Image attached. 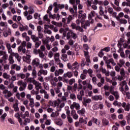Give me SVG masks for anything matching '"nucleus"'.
<instances>
[{
	"mask_svg": "<svg viewBox=\"0 0 130 130\" xmlns=\"http://www.w3.org/2000/svg\"><path fill=\"white\" fill-rule=\"evenodd\" d=\"M35 13V10H34V7L32 6H29L28 7V10L25 11L23 13V15L25 18H26L27 20L29 21V20H31L32 19L33 16L31 15Z\"/></svg>",
	"mask_w": 130,
	"mask_h": 130,
	"instance_id": "nucleus-1",
	"label": "nucleus"
},
{
	"mask_svg": "<svg viewBox=\"0 0 130 130\" xmlns=\"http://www.w3.org/2000/svg\"><path fill=\"white\" fill-rule=\"evenodd\" d=\"M78 37V36H77V34L74 31H73V30H70L67 34V39L69 40V39H71V38H73V39H77V38Z\"/></svg>",
	"mask_w": 130,
	"mask_h": 130,
	"instance_id": "nucleus-2",
	"label": "nucleus"
},
{
	"mask_svg": "<svg viewBox=\"0 0 130 130\" xmlns=\"http://www.w3.org/2000/svg\"><path fill=\"white\" fill-rule=\"evenodd\" d=\"M106 63L107 64V69H109L110 70H111L112 69V67H111V64L114 67L115 66H116V63L114 61V59L113 58H111L110 59L107 60L106 61Z\"/></svg>",
	"mask_w": 130,
	"mask_h": 130,
	"instance_id": "nucleus-3",
	"label": "nucleus"
},
{
	"mask_svg": "<svg viewBox=\"0 0 130 130\" xmlns=\"http://www.w3.org/2000/svg\"><path fill=\"white\" fill-rule=\"evenodd\" d=\"M83 11L81 10L79 11L78 18H80L81 19L80 22L81 24H83L85 22V20L87 18V14L86 13H83L82 14Z\"/></svg>",
	"mask_w": 130,
	"mask_h": 130,
	"instance_id": "nucleus-4",
	"label": "nucleus"
},
{
	"mask_svg": "<svg viewBox=\"0 0 130 130\" xmlns=\"http://www.w3.org/2000/svg\"><path fill=\"white\" fill-rule=\"evenodd\" d=\"M32 84L35 85V89L37 91H39L40 89H42V86L41 85V83L39 82L36 81V80H34L32 81Z\"/></svg>",
	"mask_w": 130,
	"mask_h": 130,
	"instance_id": "nucleus-5",
	"label": "nucleus"
},
{
	"mask_svg": "<svg viewBox=\"0 0 130 130\" xmlns=\"http://www.w3.org/2000/svg\"><path fill=\"white\" fill-rule=\"evenodd\" d=\"M3 94L4 95V96L6 99H9L10 97L13 95L12 92L9 91L8 89H5L3 91Z\"/></svg>",
	"mask_w": 130,
	"mask_h": 130,
	"instance_id": "nucleus-6",
	"label": "nucleus"
},
{
	"mask_svg": "<svg viewBox=\"0 0 130 130\" xmlns=\"http://www.w3.org/2000/svg\"><path fill=\"white\" fill-rule=\"evenodd\" d=\"M4 110L0 109V119L2 122H4L5 121V119H6V117H7V113H4Z\"/></svg>",
	"mask_w": 130,
	"mask_h": 130,
	"instance_id": "nucleus-7",
	"label": "nucleus"
},
{
	"mask_svg": "<svg viewBox=\"0 0 130 130\" xmlns=\"http://www.w3.org/2000/svg\"><path fill=\"white\" fill-rule=\"evenodd\" d=\"M19 29L21 32H23V31H28V30H29V27L28 25L24 26L21 23H19Z\"/></svg>",
	"mask_w": 130,
	"mask_h": 130,
	"instance_id": "nucleus-8",
	"label": "nucleus"
},
{
	"mask_svg": "<svg viewBox=\"0 0 130 130\" xmlns=\"http://www.w3.org/2000/svg\"><path fill=\"white\" fill-rule=\"evenodd\" d=\"M12 55V56H14L17 59V61L20 62L21 61V60L22 59V57L20 55H19V53H15L14 52H12L11 53H10Z\"/></svg>",
	"mask_w": 130,
	"mask_h": 130,
	"instance_id": "nucleus-9",
	"label": "nucleus"
},
{
	"mask_svg": "<svg viewBox=\"0 0 130 130\" xmlns=\"http://www.w3.org/2000/svg\"><path fill=\"white\" fill-rule=\"evenodd\" d=\"M80 104L79 103H77L76 102H74L70 106V108L71 109H76L77 110L80 109Z\"/></svg>",
	"mask_w": 130,
	"mask_h": 130,
	"instance_id": "nucleus-10",
	"label": "nucleus"
},
{
	"mask_svg": "<svg viewBox=\"0 0 130 130\" xmlns=\"http://www.w3.org/2000/svg\"><path fill=\"white\" fill-rule=\"evenodd\" d=\"M40 63V60L38 58H35L31 62L32 66H35L36 67H39Z\"/></svg>",
	"mask_w": 130,
	"mask_h": 130,
	"instance_id": "nucleus-11",
	"label": "nucleus"
},
{
	"mask_svg": "<svg viewBox=\"0 0 130 130\" xmlns=\"http://www.w3.org/2000/svg\"><path fill=\"white\" fill-rule=\"evenodd\" d=\"M64 73V70L62 69H59L58 70H56L54 72V75L56 77H58L59 75H62Z\"/></svg>",
	"mask_w": 130,
	"mask_h": 130,
	"instance_id": "nucleus-12",
	"label": "nucleus"
},
{
	"mask_svg": "<svg viewBox=\"0 0 130 130\" xmlns=\"http://www.w3.org/2000/svg\"><path fill=\"white\" fill-rule=\"evenodd\" d=\"M33 51L35 54H39V57H40V58H42V59H43V57H42V55L43 54L42 53L41 51H40V49H39L38 50L37 49H34Z\"/></svg>",
	"mask_w": 130,
	"mask_h": 130,
	"instance_id": "nucleus-13",
	"label": "nucleus"
},
{
	"mask_svg": "<svg viewBox=\"0 0 130 130\" xmlns=\"http://www.w3.org/2000/svg\"><path fill=\"white\" fill-rule=\"evenodd\" d=\"M95 17V12L92 11L88 14V18L91 23H94V19L92 18Z\"/></svg>",
	"mask_w": 130,
	"mask_h": 130,
	"instance_id": "nucleus-14",
	"label": "nucleus"
},
{
	"mask_svg": "<svg viewBox=\"0 0 130 130\" xmlns=\"http://www.w3.org/2000/svg\"><path fill=\"white\" fill-rule=\"evenodd\" d=\"M47 74H48V71L46 70H40L38 72V76H41V75H43L44 76H47Z\"/></svg>",
	"mask_w": 130,
	"mask_h": 130,
	"instance_id": "nucleus-15",
	"label": "nucleus"
},
{
	"mask_svg": "<svg viewBox=\"0 0 130 130\" xmlns=\"http://www.w3.org/2000/svg\"><path fill=\"white\" fill-rule=\"evenodd\" d=\"M10 68L11 70H15L17 72L21 70V66H18L17 64H12Z\"/></svg>",
	"mask_w": 130,
	"mask_h": 130,
	"instance_id": "nucleus-16",
	"label": "nucleus"
},
{
	"mask_svg": "<svg viewBox=\"0 0 130 130\" xmlns=\"http://www.w3.org/2000/svg\"><path fill=\"white\" fill-rule=\"evenodd\" d=\"M100 71L102 74H105L106 77H109V75H110L109 71H107L106 69L103 68V67H101Z\"/></svg>",
	"mask_w": 130,
	"mask_h": 130,
	"instance_id": "nucleus-17",
	"label": "nucleus"
},
{
	"mask_svg": "<svg viewBox=\"0 0 130 130\" xmlns=\"http://www.w3.org/2000/svg\"><path fill=\"white\" fill-rule=\"evenodd\" d=\"M22 58L23 61H25V62H27V63H29V62H30V61H31V56L30 55H26V56H23Z\"/></svg>",
	"mask_w": 130,
	"mask_h": 130,
	"instance_id": "nucleus-18",
	"label": "nucleus"
},
{
	"mask_svg": "<svg viewBox=\"0 0 130 130\" xmlns=\"http://www.w3.org/2000/svg\"><path fill=\"white\" fill-rule=\"evenodd\" d=\"M79 68L80 64H79V63L77 61H75V62L72 64V71L79 70Z\"/></svg>",
	"mask_w": 130,
	"mask_h": 130,
	"instance_id": "nucleus-19",
	"label": "nucleus"
},
{
	"mask_svg": "<svg viewBox=\"0 0 130 130\" xmlns=\"http://www.w3.org/2000/svg\"><path fill=\"white\" fill-rule=\"evenodd\" d=\"M40 50L43 53V54L42 55L43 58H44V57H45V54H44V53H43V52H44V51H45V50H46V48L45 47V46L44 45H41L40 47Z\"/></svg>",
	"mask_w": 130,
	"mask_h": 130,
	"instance_id": "nucleus-20",
	"label": "nucleus"
},
{
	"mask_svg": "<svg viewBox=\"0 0 130 130\" xmlns=\"http://www.w3.org/2000/svg\"><path fill=\"white\" fill-rule=\"evenodd\" d=\"M63 77L65 78H68L69 79H71L73 77V73L72 72H68L63 74Z\"/></svg>",
	"mask_w": 130,
	"mask_h": 130,
	"instance_id": "nucleus-21",
	"label": "nucleus"
},
{
	"mask_svg": "<svg viewBox=\"0 0 130 130\" xmlns=\"http://www.w3.org/2000/svg\"><path fill=\"white\" fill-rule=\"evenodd\" d=\"M86 112V110L85 108H82L80 110H78L77 111V113L79 114V115H82V116H85V113Z\"/></svg>",
	"mask_w": 130,
	"mask_h": 130,
	"instance_id": "nucleus-22",
	"label": "nucleus"
},
{
	"mask_svg": "<svg viewBox=\"0 0 130 130\" xmlns=\"http://www.w3.org/2000/svg\"><path fill=\"white\" fill-rule=\"evenodd\" d=\"M18 86H20V87L24 86L27 87V83L23 81V80H19L17 82Z\"/></svg>",
	"mask_w": 130,
	"mask_h": 130,
	"instance_id": "nucleus-23",
	"label": "nucleus"
},
{
	"mask_svg": "<svg viewBox=\"0 0 130 130\" xmlns=\"http://www.w3.org/2000/svg\"><path fill=\"white\" fill-rule=\"evenodd\" d=\"M93 99L94 100V101H101V100L103 99V98L101 95H96L93 96Z\"/></svg>",
	"mask_w": 130,
	"mask_h": 130,
	"instance_id": "nucleus-24",
	"label": "nucleus"
},
{
	"mask_svg": "<svg viewBox=\"0 0 130 130\" xmlns=\"http://www.w3.org/2000/svg\"><path fill=\"white\" fill-rule=\"evenodd\" d=\"M94 23H91L90 21V19H88L87 21H86L85 24L83 25V27L84 29H87V27H90V25L91 24H93Z\"/></svg>",
	"mask_w": 130,
	"mask_h": 130,
	"instance_id": "nucleus-25",
	"label": "nucleus"
},
{
	"mask_svg": "<svg viewBox=\"0 0 130 130\" xmlns=\"http://www.w3.org/2000/svg\"><path fill=\"white\" fill-rule=\"evenodd\" d=\"M59 116V112L58 111H55L52 112V113L50 115V117L52 118H55V117H57Z\"/></svg>",
	"mask_w": 130,
	"mask_h": 130,
	"instance_id": "nucleus-26",
	"label": "nucleus"
},
{
	"mask_svg": "<svg viewBox=\"0 0 130 130\" xmlns=\"http://www.w3.org/2000/svg\"><path fill=\"white\" fill-rule=\"evenodd\" d=\"M124 63H125V61L123 59H120L119 60V62L117 63V65L120 67V68H122L123 66H124Z\"/></svg>",
	"mask_w": 130,
	"mask_h": 130,
	"instance_id": "nucleus-27",
	"label": "nucleus"
},
{
	"mask_svg": "<svg viewBox=\"0 0 130 130\" xmlns=\"http://www.w3.org/2000/svg\"><path fill=\"white\" fill-rule=\"evenodd\" d=\"M6 47L8 49V51L9 53H12V52L13 51V50L12 49V46H11V44L9 43H7L6 44Z\"/></svg>",
	"mask_w": 130,
	"mask_h": 130,
	"instance_id": "nucleus-28",
	"label": "nucleus"
},
{
	"mask_svg": "<svg viewBox=\"0 0 130 130\" xmlns=\"http://www.w3.org/2000/svg\"><path fill=\"white\" fill-rule=\"evenodd\" d=\"M8 60L9 61V64H14L15 63V60H14V57L11 54L9 55Z\"/></svg>",
	"mask_w": 130,
	"mask_h": 130,
	"instance_id": "nucleus-29",
	"label": "nucleus"
},
{
	"mask_svg": "<svg viewBox=\"0 0 130 130\" xmlns=\"http://www.w3.org/2000/svg\"><path fill=\"white\" fill-rule=\"evenodd\" d=\"M49 39H50V38L49 37H46L45 39H43L42 40V41L43 42V44H48L49 43Z\"/></svg>",
	"mask_w": 130,
	"mask_h": 130,
	"instance_id": "nucleus-30",
	"label": "nucleus"
},
{
	"mask_svg": "<svg viewBox=\"0 0 130 130\" xmlns=\"http://www.w3.org/2000/svg\"><path fill=\"white\" fill-rule=\"evenodd\" d=\"M69 3L70 4H71V5H73V8L75 11H77V10H78V7L77 6V5H76V4H75V3H76L75 0H70Z\"/></svg>",
	"mask_w": 130,
	"mask_h": 130,
	"instance_id": "nucleus-31",
	"label": "nucleus"
},
{
	"mask_svg": "<svg viewBox=\"0 0 130 130\" xmlns=\"http://www.w3.org/2000/svg\"><path fill=\"white\" fill-rule=\"evenodd\" d=\"M30 38L32 39L33 42H37L38 41H39V38L35 36V35H31Z\"/></svg>",
	"mask_w": 130,
	"mask_h": 130,
	"instance_id": "nucleus-32",
	"label": "nucleus"
},
{
	"mask_svg": "<svg viewBox=\"0 0 130 130\" xmlns=\"http://www.w3.org/2000/svg\"><path fill=\"white\" fill-rule=\"evenodd\" d=\"M117 21H118V22H119L120 24H123L124 25H125V24H127V20L125 19H118Z\"/></svg>",
	"mask_w": 130,
	"mask_h": 130,
	"instance_id": "nucleus-33",
	"label": "nucleus"
},
{
	"mask_svg": "<svg viewBox=\"0 0 130 130\" xmlns=\"http://www.w3.org/2000/svg\"><path fill=\"white\" fill-rule=\"evenodd\" d=\"M31 76L33 79H36V78H37V72H36V69L35 68L32 70Z\"/></svg>",
	"mask_w": 130,
	"mask_h": 130,
	"instance_id": "nucleus-34",
	"label": "nucleus"
},
{
	"mask_svg": "<svg viewBox=\"0 0 130 130\" xmlns=\"http://www.w3.org/2000/svg\"><path fill=\"white\" fill-rule=\"evenodd\" d=\"M111 94H112V95H114L116 100H118V99H119V93H118V92L113 91L111 92Z\"/></svg>",
	"mask_w": 130,
	"mask_h": 130,
	"instance_id": "nucleus-35",
	"label": "nucleus"
},
{
	"mask_svg": "<svg viewBox=\"0 0 130 130\" xmlns=\"http://www.w3.org/2000/svg\"><path fill=\"white\" fill-rule=\"evenodd\" d=\"M13 108H14V111H15L16 112H17L20 110V109L19 108V106H18V104L17 103L13 104Z\"/></svg>",
	"mask_w": 130,
	"mask_h": 130,
	"instance_id": "nucleus-36",
	"label": "nucleus"
},
{
	"mask_svg": "<svg viewBox=\"0 0 130 130\" xmlns=\"http://www.w3.org/2000/svg\"><path fill=\"white\" fill-rule=\"evenodd\" d=\"M74 18V15H69L68 17L66 18V20H67V24H70L71 23V21L73 20Z\"/></svg>",
	"mask_w": 130,
	"mask_h": 130,
	"instance_id": "nucleus-37",
	"label": "nucleus"
},
{
	"mask_svg": "<svg viewBox=\"0 0 130 130\" xmlns=\"http://www.w3.org/2000/svg\"><path fill=\"white\" fill-rule=\"evenodd\" d=\"M103 27V25H102V23L99 22L96 23V26L94 27V29H93V31L95 32V30H96L97 28H102Z\"/></svg>",
	"mask_w": 130,
	"mask_h": 130,
	"instance_id": "nucleus-38",
	"label": "nucleus"
},
{
	"mask_svg": "<svg viewBox=\"0 0 130 130\" xmlns=\"http://www.w3.org/2000/svg\"><path fill=\"white\" fill-rule=\"evenodd\" d=\"M61 59L63 61H68V55L66 54H62L61 55Z\"/></svg>",
	"mask_w": 130,
	"mask_h": 130,
	"instance_id": "nucleus-39",
	"label": "nucleus"
},
{
	"mask_svg": "<svg viewBox=\"0 0 130 130\" xmlns=\"http://www.w3.org/2000/svg\"><path fill=\"white\" fill-rule=\"evenodd\" d=\"M56 124L57 125H59V126L62 125V120L61 119H58L56 121H55Z\"/></svg>",
	"mask_w": 130,
	"mask_h": 130,
	"instance_id": "nucleus-40",
	"label": "nucleus"
},
{
	"mask_svg": "<svg viewBox=\"0 0 130 130\" xmlns=\"http://www.w3.org/2000/svg\"><path fill=\"white\" fill-rule=\"evenodd\" d=\"M44 34L51 35V34H52V31L49 29H46L44 30Z\"/></svg>",
	"mask_w": 130,
	"mask_h": 130,
	"instance_id": "nucleus-41",
	"label": "nucleus"
},
{
	"mask_svg": "<svg viewBox=\"0 0 130 130\" xmlns=\"http://www.w3.org/2000/svg\"><path fill=\"white\" fill-rule=\"evenodd\" d=\"M17 77L18 78H21L22 80H24V79L26 78V75L24 73H19L17 74Z\"/></svg>",
	"mask_w": 130,
	"mask_h": 130,
	"instance_id": "nucleus-42",
	"label": "nucleus"
},
{
	"mask_svg": "<svg viewBox=\"0 0 130 130\" xmlns=\"http://www.w3.org/2000/svg\"><path fill=\"white\" fill-rule=\"evenodd\" d=\"M44 21L48 22V24H50V19L48 18V15L46 14L43 17Z\"/></svg>",
	"mask_w": 130,
	"mask_h": 130,
	"instance_id": "nucleus-43",
	"label": "nucleus"
},
{
	"mask_svg": "<svg viewBox=\"0 0 130 130\" xmlns=\"http://www.w3.org/2000/svg\"><path fill=\"white\" fill-rule=\"evenodd\" d=\"M124 13H123V12H120L118 14V15L117 16V17H116V19L117 20H118V19H121L120 18H122L123 17H124Z\"/></svg>",
	"mask_w": 130,
	"mask_h": 130,
	"instance_id": "nucleus-44",
	"label": "nucleus"
},
{
	"mask_svg": "<svg viewBox=\"0 0 130 130\" xmlns=\"http://www.w3.org/2000/svg\"><path fill=\"white\" fill-rule=\"evenodd\" d=\"M107 8L108 9V13H109L110 15L112 14L113 13V8L109 6H107Z\"/></svg>",
	"mask_w": 130,
	"mask_h": 130,
	"instance_id": "nucleus-45",
	"label": "nucleus"
},
{
	"mask_svg": "<svg viewBox=\"0 0 130 130\" xmlns=\"http://www.w3.org/2000/svg\"><path fill=\"white\" fill-rule=\"evenodd\" d=\"M79 123H80L81 124L84 123V124H87V123H88V122H87V120H84L83 118H80Z\"/></svg>",
	"mask_w": 130,
	"mask_h": 130,
	"instance_id": "nucleus-46",
	"label": "nucleus"
},
{
	"mask_svg": "<svg viewBox=\"0 0 130 130\" xmlns=\"http://www.w3.org/2000/svg\"><path fill=\"white\" fill-rule=\"evenodd\" d=\"M111 5L112 6V7H113V8H114V9H115L116 11H117V12H120V11H121V8H120V7H116L114 5V4H113V3H112V2H111Z\"/></svg>",
	"mask_w": 130,
	"mask_h": 130,
	"instance_id": "nucleus-47",
	"label": "nucleus"
},
{
	"mask_svg": "<svg viewBox=\"0 0 130 130\" xmlns=\"http://www.w3.org/2000/svg\"><path fill=\"white\" fill-rule=\"evenodd\" d=\"M99 9H100V12H99V14L100 15H101V16H103V15H104V8L102 6H100L99 7Z\"/></svg>",
	"mask_w": 130,
	"mask_h": 130,
	"instance_id": "nucleus-48",
	"label": "nucleus"
},
{
	"mask_svg": "<svg viewBox=\"0 0 130 130\" xmlns=\"http://www.w3.org/2000/svg\"><path fill=\"white\" fill-rule=\"evenodd\" d=\"M53 74H50L48 77H47V79L48 81H50V82H51L53 81V78H54Z\"/></svg>",
	"mask_w": 130,
	"mask_h": 130,
	"instance_id": "nucleus-49",
	"label": "nucleus"
},
{
	"mask_svg": "<svg viewBox=\"0 0 130 130\" xmlns=\"http://www.w3.org/2000/svg\"><path fill=\"white\" fill-rule=\"evenodd\" d=\"M119 86L121 87H124V86H126L127 83H126V81H125V80L121 81L120 82H119Z\"/></svg>",
	"mask_w": 130,
	"mask_h": 130,
	"instance_id": "nucleus-50",
	"label": "nucleus"
},
{
	"mask_svg": "<svg viewBox=\"0 0 130 130\" xmlns=\"http://www.w3.org/2000/svg\"><path fill=\"white\" fill-rule=\"evenodd\" d=\"M92 120L93 122H95V124H96L97 125H99L100 124V121L98 120V119L95 118H92Z\"/></svg>",
	"mask_w": 130,
	"mask_h": 130,
	"instance_id": "nucleus-51",
	"label": "nucleus"
},
{
	"mask_svg": "<svg viewBox=\"0 0 130 130\" xmlns=\"http://www.w3.org/2000/svg\"><path fill=\"white\" fill-rule=\"evenodd\" d=\"M40 45H41V41H39L38 42H35V46L36 48H38Z\"/></svg>",
	"mask_w": 130,
	"mask_h": 130,
	"instance_id": "nucleus-52",
	"label": "nucleus"
},
{
	"mask_svg": "<svg viewBox=\"0 0 130 130\" xmlns=\"http://www.w3.org/2000/svg\"><path fill=\"white\" fill-rule=\"evenodd\" d=\"M30 121H31V120L29 118H25L23 122L24 125H27V123H30Z\"/></svg>",
	"mask_w": 130,
	"mask_h": 130,
	"instance_id": "nucleus-53",
	"label": "nucleus"
},
{
	"mask_svg": "<svg viewBox=\"0 0 130 130\" xmlns=\"http://www.w3.org/2000/svg\"><path fill=\"white\" fill-rule=\"evenodd\" d=\"M47 14H49V18H50V19H53V20H54V19H55L56 17V15L55 14L52 15L51 14V12L47 13Z\"/></svg>",
	"mask_w": 130,
	"mask_h": 130,
	"instance_id": "nucleus-54",
	"label": "nucleus"
},
{
	"mask_svg": "<svg viewBox=\"0 0 130 130\" xmlns=\"http://www.w3.org/2000/svg\"><path fill=\"white\" fill-rule=\"evenodd\" d=\"M3 77L4 79H6V80H8V79L10 78V75L7 74V73H4L3 74Z\"/></svg>",
	"mask_w": 130,
	"mask_h": 130,
	"instance_id": "nucleus-55",
	"label": "nucleus"
},
{
	"mask_svg": "<svg viewBox=\"0 0 130 130\" xmlns=\"http://www.w3.org/2000/svg\"><path fill=\"white\" fill-rule=\"evenodd\" d=\"M48 57L49 58H52L53 57V52L52 51H50L48 53Z\"/></svg>",
	"mask_w": 130,
	"mask_h": 130,
	"instance_id": "nucleus-56",
	"label": "nucleus"
},
{
	"mask_svg": "<svg viewBox=\"0 0 130 130\" xmlns=\"http://www.w3.org/2000/svg\"><path fill=\"white\" fill-rule=\"evenodd\" d=\"M102 122L104 125H108V123H109V121L106 119H103L102 120Z\"/></svg>",
	"mask_w": 130,
	"mask_h": 130,
	"instance_id": "nucleus-57",
	"label": "nucleus"
},
{
	"mask_svg": "<svg viewBox=\"0 0 130 130\" xmlns=\"http://www.w3.org/2000/svg\"><path fill=\"white\" fill-rule=\"evenodd\" d=\"M43 85L46 90H49V85L46 82H43Z\"/></svg>",
	"mask_w": 130,
	"mask_h": 130,
	"instance_id": "nucleus-58",
	"label": "nucleus"
},
{
	"mask_svg": "<svg viewBox=\"0 0 130 130\" xmlns=\"http://www.w3.org/2000/svg\"><path fill=\"white\" fill-rule=\"evenodd\" d=\"M31 94H32V95H37L38 94H39V90H35L34 89H32L31 91H30Z\"/></svg>",
	"mask_w": 130,
	"mask_h": 130,
	"instance_id": "nucleus-59",
	"label": "nucleus"
},
{
	"mask_svg": "<svg viewBox=\"0 0 130 130\" xmlns=\"http://www.w3.org/2000/svg\"><path fill=\"white\" fill-rule=\"evenodd\" d=\"M120 74L122 77H124V76H125V71H124V69L122 68L121 69L120 71Z\"/></svg>",
	"mask_w": 130,
	"mask_h": 130,
	"instance_id": "nucleus-60",
	"label": "nucleus"
},
{
	"mask_svg": "<svg viewBox=\"0 0 130 130\" xmlns=\"http://www.w3.org/2000/svg\"><path fill=\"white\" fill-rule=\"evenodd\" d=\"M0 26L1 27H7V26H8V23L4 21H1Z\"/></svg>",
	"mask_w": 130,
	"mask_h": 130,
	"instance_id": "nucleus-61",
	"label": "nucleus"
},
{
	"mask_svg": "<svg viewBox=\"0 0 130 130\" xmlns=\"http://www.w3.org/2000/svg\"><path fill=\"white\" fill-rule=\"evenodd\" d=\"M58 103L57 101H54L53 102H52L51 104V106L52 107L55 108L56 106H58Z\"/></svg>",
	"mask_w": 130,
	"mask_h": 130,
	"instance_id": "nucleus-62",
	"label": "nucleus"
},
{
	"mask_svg": "<svg viewBox=\"0 0 130 130\" xmlns=\"http://www.w3.org/2000/svg\"><path fill=\"white\" fill-rule=\"evenodd\" d=\"M75 82H76V80H75V79H74V78H72L70 80H69V85L72 86V85H73V84H74V83H75Z\"/></svg>",
	"mask_w": 130,
	"mask_h": 130,
	"instance_id": "nucleus-63",
	"label": "nucleus"
},
{
	"mask_svg": "<svg viewBox=\"0 0 130 130\" xmlns=\"http://www.w3.org/2000/svg\"><path fill=\"white\" fill-rule=\"evenodd\" d=\"M29 105L31 108H34V100H32L31 101H29Z\"/></svg>",
	"mask_w": 130,
	"mask_h": 130,
	"instance_id": "nucleus-64",
	"label": "nucleus"
}]
</instances>
